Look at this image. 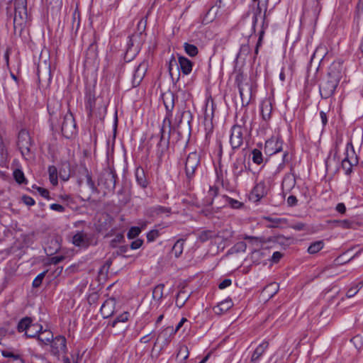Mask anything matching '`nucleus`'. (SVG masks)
Returning <instances> with one entry per match:
<instances>
[{"label":"nucleus","instance_id":"a19ab883","mask_svg":"<svg viewBox=\"0 0 363 363\" xmlns=\"http://www.w3.org/2000/svg\"><path fill=\"white\" fill-rule=\"evenodd\" d=\"M64 259L65 257L63 255H57L50 258H47V267H50L52 264L55 265L59 262H62Z\"/></svg>","mask_w":363,"mask_h":363},{"label":"nucleus","instance_id":"c03bdc74","mask_svg":"<svg viewBox=\"0 0 363 363\" xmlns=\"http://www.w3.org/2000/svg\"><path fill=\"white\" fill-rule=\"evenodd\" d=\"M160 235V232L158 230L154 229L149 231L147 234V240L148 242L154 241Z\"/></svg>","mask_w":363,"mask_h":363},{"label":"nucleus","instance_id":"09e8293b","mask_svg":"<svg viewBox=\"0 0 363 363\" xmlns=\"http://www.w3.org/2000/svg\"><path fill=\"white\" fill-rule=\"evenodd\" d=\"M1 354L4 357H11V358H13V359L15 360H17V359H21V356L20 354H14L10 351H8V350H3L1 352Z\"/></svg>","mask_w":363,"mask_h":363},{"label":"nucleus","instance_id":"6e6552de","mask_svg":"<svg viewBox=\"0 0 363 363\" xmlns=\"http://www.w3.org/2000/svg\"><path fill=\"white\" fill-rule=\"evenodd\" d=\"M116 173L109 169L103 174L99 180V184L103 185L109 191H113L116 186Z\"/></svg>","mask_w":363,"mask_h":363},{"label":"nucleus","instance_id":"603ef678","mask_svg":"<svg viewBox=\"0 0 363 363\" xmlns=\"http://www.w3.org/2000/svg\"><path fill=\"white\" fill-rule=\"evenodd\" d=\"M143 243V241L141 239L135 240L131 242L130 248L132 250H137L142 246Z\"/></svg>","mask_w":363,"mask_h":363},{"label":"nucleus","instance_id":"5701e85b","mask_svg":"<svg viewBox=\"0 0 363 363\" xmlns=\"http://www.w3.org/2000/svg\"><path fill=\"white\" fill-rule=\"evenodd\" d=\"M163 102L167 111H172L174 106V94L167 91L162 95Z\"/></svg>","mask_w":363,"mask_h":363},{"label":"nucleus","instance_id":"052dcab7","mask_svg":"<svg viewBox=\"0 0 363 363\" xmlns=\"http://www.w3.org/2000/svg\"><path fill=\"white\" fill-rule=\"evenodd\" d=\"M336 210L337 211H338L339 213L343 214L345 213L346 211V207L345 206L344 203H339L337 206H336Z\"/></svg>","mask_w":363,"mask_h":363},{"label":"nucleus","instance_id":"9b49d317","mask_svg":"<svg viewBox=\"0 0 363 363\" xmlns=\"http://www.w3.org/2000/svg\"><path fill=\"white\" fill-rule=\"evenodd\" d=\"M267 194V189L265 183L261 182L255 185L250 193V199L257 202L264 197Z\"/></svg>","mask_w":363,"mask_h":363},{"label":"nucleus","instance_id":"dca6fc26","mask_svg":"<svg viewBox=\"0 0 363 363\" xmlns=\"http://www.w3.org/2000/svg\"><path fill=\"white\" fill-rule=\"evenodd\" d=\"M233 306V303L231 299L227 298L220 302L217 306L213 307V310L217 315H222L225 312L228 311Z\"/></svg>","mask_w":363,"mask_h":363},{"label":"nucleus","instance_id":"cd10ccee","mask_svg":"<svg viewBox=\"0 0 363 363\" xmlns=\"http://www.w3.org/2000/svg\"><path fill=\"white\" fill-rule=\"evenodd\" d=\"M135 177L138 183L143 188L147 186V180L145 175L144 170L142 168H137L135 170Z\"/></svg>","mask_w":363,"mask_h":363},{"label":"nucleus","instance_id":"bb28decb","mask_svg":"<svg viewBox=\"0 0 363 363\" xmlns=\"http://www.w3.org/2000/svg\"><path fill=\"white\" fill-rule=\"evenodd\" d=\"M60 241L61 238L58 236L50 241L51 245L47 249V255H52L60 250Z\"/></svg>","mask_w":363,"mask_h":363},{"label":"nucleus","instance_id":"f8f14e48","mask_svg":"<svg viewBox=\"0 0 363 363\" xmlns=\"http://www.w3.org/2000/svg\"><path fill=\"white\" fill-rule=\"evenodd\" d=\"M243 78L242 74H239L236 76L235 81L238 83L239 93L242 102L245 101V99L247 100V97L251 95V87L247 83H242L241 80Z\"/></svg>","mask_w":363,"mask_h":363},{"label":"nucleus","instance_id":"9d476101","mask_svg":"<svg viewBox=\"0 0 363 363\" xmlns=\"http://www.w3.org/2000/svg\"><path fill=\"white\" fill-rule=\"evenodd\" d=\"M147 69V63L145 62H141L135 70L132 78V86L136 87L140 85L143 79L144 78Z\"/></svg>","mask_w":363,"mask_h":363},{"label":"nucleus","instance_id":"6e6d98bb","mask_svg":"<svg viewBox=\"0 0 363 363\" xmlns=\"http://www.w3.org/2000/svg\"><path fill=\"white\" fill-rule=\"evenodd\" d=\"M22 200L27 206H33L35 203L33 199L28 196H23Z\"/></svg>","mask_w":363,"mask_h":363},{"label":"nucleus","instance_id":"2f4dec72","mask_svg":"<svg viewBox=\"0 0 363 363\" xmlns=\"http://www.w3.org/2000/svg\"><path fill=\"white\" fill-rule=\"evenodd\" d=\"M43 326L38 324H32L30 328L26 330L25 334L28 337H36V336L42 331Z\"/></svg>","mask_w":363,"mask_h":363},{"label":"nucleus","instance_id":"4be33fe9","mask_svg":"<svg viewBox=\"0 0 363 363\" xmlns=\"http://www.w3.org/2000/svg\"><path fill=\"white\" fill-rule=\"evenodd\" d=\"M72 243L78 247H86L88 245L86 234L78 232L72 238Z\"/></svg>","mask_w":363,"mask_h":363},{"label":"nucleus","instance_id":"4c0bfd02","mask_svg":"<svg viewBox=\"0 0 363 363\" xmlns=\"http://www.w3.org/2000/svg\"><path fill=\"white\" fill-rule=\"evenodd\" d=\"M252 161L254 163H255L257 164H260L262 162V161H263L262 154L260 150H259L257 149H254L252 152Z\"/></svg>","mask_w":363,"mask_h":363},{"label":"nucleus","instance_id":"8fccbe9b","mask_svg":"<svg viewBox=\"0 0 363 363\" xmlns=\"http://www.w3.org/2000/svg\"><path fill=\"white\" fill-rule=\"evenodd\" d=\"M163 128L160 130V135H154L151 137L150 140L157 143V145L160 146L163 140Z\"/></svg>","mask_w":363,"mask_h":363},{"label":"nucleus","instance_id":"72a5a7b5","mask_svg":"<svg viewBox=\"0 0 363 363\" xmlns=\"http://www.w3.org/2000/svg\"><path fill=\"white\" fill-rule=\"evenodd\" d=\"M324 245L323 240L315 241L310 245L308 248V252L309 254H315L323 248Z\"/></svg>","mask_w":363,"mask_h":363},{"label":"nucleus","instance_id":"c756f323","mask_svg":"<svg viewBox=\"0 0 363 363\" xmlns=\"http://www.w3.org/2000/svg\"><path fill=\"white\" fill-rule=\"evenodd\" d=\"M215 237H216V234L214 231H212L210 230H206L201 231L198 235V240L201 242H206Z\"/></svg>","mask_w":363,"mask_h":363},{"label":"nucleus","instance_id":"338daca9","mask_svg":"<svg viewBox=\"0 0 363 363\" xmlns=\"http://www.w3.org/2000/svg\"><path fill=\"white\" fill-rule=\"evenodd\" d=\"M174 65H177V61L174 59L171 60L170 62H169V73L171 74H172V67H173Z\"/></svg>","mask_w":363,"mask_h":363},{"label":"nucleus","instance_id":"20e7f679","mask_svg":"<svg viewBox=\"0 0 363 363\" xmlns=\"http://www.w3.org/2000/svg\"><path fill=\"white\" fill-rule=\"evenodd\" d=\"M17 144L22 155L28 159L30 157L31 139L28 131L22 130L19 132Z\"/></svg>","mask_w":363,"mask_h":363},{"label":"nucleus","instance_id":"6ab92c4d","mask_svg":"<svg viewBox=\"0 0 363 363\" xmlns=\"http://www.w3.org/2000/svg\"><path fill=\"white\" fill-rule=\"evenodd\" d=\"M174 328L169 326L162 330L160 333L158 335V340H163V345H167L169 344L171 340V337L174 335Z\"/></svg>","mask_w":363,"mask_h":363},{"label":"nucleus","instance_id":"5fc2aeb1","mask_svg":"<svg viewBox=\"0 0 363 363\" xmlns=\"http://www.w3.org/2000/svg\"><path fill=\"white\" fill-rule=\"evenodd\" d=\"M306 225L303 223H296L291 224L290 228L296 230H303L305 229Z\"/></svg>","mask_w":363,"mask_h":363},{"label":"nucleus","instance_id":"69168bd1","mask_svg":"<svg viewBox=\"0 0 363 363\" xmlns=\"http://www.w3.org/2000/svg\"><path fill=\"white\" fill-rule=\"evenodd\" d=\"M320 116L323 125H325L327 124V123H328V118H327L326 113L325 112H323V111H320Z\"/></svg>","mask_w":363,"mask_h":363},{"label":"nucleus","instance_id":"c85d7f7f","mask_svg":"<svg viewBox=\"0 0 363 363\" xmlns=\"http://www.w3.org/2000/svg\"><path fill=\"white\" fill-rule=\"evenodd\" d=\"M184 240L179 239L174 245L172 249V253L175 257H179L183 252Z\"/></svg>","mask_w":363,"mask_h":363},{"label":"nucleus","instance_id":"7ed1b4c3","mask_svg":"<svg viewBox=\"0 0 363 363\" xmlns=\"http://www.w3.org/2000/svg\"><path fill=\"white\" fill-rule=\"evenodd\" d=\"M47 348L51 355L54 356L57 359H60V356L66 351V339L60 335L52 339L49 344H47Z\"/></svg>","mask_w":363,"mask_h":363},{"label":"nucleus","instance_id":"4d7b16f0","mask_svg":"<svg viewBox=\"0 0 363 363\" xmlns=\"http://www.w3.org/2000/svg\"><path fill=\"white\" fill-rule=\"evenodd\" d=\"M232 281L230 279H226L222 281L219 285L218 287L220 289H225L226 287L229 286L231 284Z\"/></svg>","mask_w":363,"mask_h":363},{"label":"nucleus","instance_id":"a18cd8bd","mask_svg":"<svg viewBox=\"0 0 363 363\" xmlns=\"http://www.w3.org/2000/svg\"><path fill=\"white\" fill-rule=\"evenodd\" d=\"M226 202L233 208H239L242 206V203L240 201L231 199L228 196H225Z\"/></svg>","mask_w":363,"mask_h":363},{"label":"nucleus","instance_id":"a211bd4d","mask_svg":"<svg viewBox=\"0 0 363 363\" xmlns=\"http://www.w3.org/2000/svg\"><path fill=\"white\" fill-rule=\"evenodd\" d=\"M357 164V157H352L350 159L348 155L342 161V167L346 174H350L352 171V167Z\"/></svg>","mask_w":363,"mask_h":363},{"label":"nucleus","instance_id":"412c9836","mask_svg":"<svg viewBox=\"0 0 363 363\" xmlns=\"http://www.w3.org/2000/svg\"><path fill=\"white\" fill-rule=\"evenodd\" d=\"M246 166L245 163L241 160H236L233 164V173L234 179L237 181L242 173L245 171Z\"/></svg>","mask_w":363,"mask_h":363},{"label":"nucleus","instance_id":"0eeeda50","mask_svg":"<svg viewBox=\"0 0 363 363\" xmlns=\"http://www.w3.org/2000/svg\"><path fill=\"white\" fill-rule=\"evenodd\" d=\"M243 143L242 128L240 125H235L231 130L230 143L233 149L239 148Z\"/></svg>","mask_w":363,"mask_h":363},{"label":"nucleus","instance_id":"49530a36","mask_svg":"<svg viewBox=\"0 0 363 363\" xmlns=\"http://www.w3.org/2000/svg\"><path fill=\"white\" fill-rule=\"evenodd\" d=\"M45 275V271L41 272L40 274H38L35 279L33 281V287H38L43 281V279Z\"/></svg>","mask_w":363,"mask_h":363},{"label":"nucleus","instance_id":"ea45409f","mask_svg":"<svg viewBox=\"0 0 363 363\" xmlns=\"http://www.w3.org/2000/svg\"><path fill=\"white\" fill-rule=\"evenodd\" d=\"M13 177L18 184H22L26 182L24 174L21 169H17L13 172Z\"/></svg>","mask_w":363,"mask_h":363},{"label":"nucleus","instance_id":"864d4df0","mask_svg":"<svg viewBox=\"0 0 363 363\" xmlns=\"http://www.w3.org/2000/svg\"><path fill=\"white\" fill-rule=\"evenodd\" d=\"M335 222L338 223L339 226L343 228H350L352 226V223L347 220H339Z\"/></svg>","mask_w":363,"mask_h":363},{"label":"nucleus","instance_id":"3c124183","mask_svg":"<svg viewBox=\"0 0 363 363\" xmlns=\"http://www.w3.org/2000/svg\"><path fill=\"white\" fill-rule=\"evenodd\" d=\"M50 208L52 211L62 213L65 211V208L62 205L58 204V203H52L50 206Z\"/></svg>","mask_w":363,"mask_h":363},{"label":"nucleus","instance_id":"58836bf2","mask_svg":"<svg viewBox=\"0 0 363 363\" xmlns=\"http://www.w3.org/2000/svg\"><path fill=\"white\" fill-rule=\"evenodd\" d=\"M363 282H359V284H356L355 286L351 287L348 289L347 291L346 296L347 298L353 297L362 287Z\"/></svg>","mask_w":363,"mask_h":363},{"label":"nucleus","instance_id":"393cba45","mask_svg":"<svg viewBox=\"0 0 363 363\" xmlns=\"http://www.w3.org/2000/svg\"><path fill=\"white\" fill-rule=\"evenodd\" d=\"M150 216L152 217L161 216L162 214H165L167 216H168L171 213V208L164 206H157L151 208L150 211Z\"/></svg>","mask_w":363,"mask_h":363},{"label":"nucleus","instance_id":"de8ad7c7","mask_svg":"<svg viewBox=\"0 0 363 363\" xmlns=\"http://www.w3.org/2000/svg\"><path fill=\"white\" fill-rule=\"evenodd\" d=\"M222 1L221 0H217L215 3V4L211 6V8L208 10V14H210L211 13H213L215 16L218 12L219 9L221 6Z\"/></svg>","mask_w":363,"mask_h":363},{"label":"nucleus","instance_id":"0e129e2a","mask_svg":"<svg viewBox=\"0 0 363 363\" xmlns=\"http://www.w3.org/2000/svg\"><path fill=\"white\" fill-rule=\"evenodd\" d=\"M187 320L186 318H182L179 323L177 324L175 328H174V333H176L184 325L185 322H186Z\"/></svg>","mask_w":363,"mask_h":363},{"label":"nucleus","instance_id":"aec40b11","mask_svg":"<svg viewBox=\"0 0 363 363\" xmlns=\"http://www.w3.org/2000/svg\"><path fill=\"white\" fill-rule=\"evenodd\" d=\"M218 188L217 186H210L207 195L203 201V205L210 206L213 204L215 197L218 195Z\"/></svg>","mask_w":363,"mask_h":363},{"label":"nucleus","instance_id":"37998d69","mask_svg":"<svg viewBox=\"0 0 363 363\" xmlns=\"http://www.w3.org/2000/svg\"><path fill=\"white\" fill-rule=\"evenodd\" d=\"M129 318V313L128 312H124L120 315H118L115 320L113 322V326H115V325L117 323L121 322L125 323L126 322Z\"/></svg>","mask_w":363,"mask_h":363},{"label":"nucleus","instance_id":"473e14b6","mask_svg":"<svg viewBox=\"0 0 363 363\" xmlns=\"http://www.w3.org/2000/svg\"><path fill=\"white\" fill-rule=\"evenodd\" d=\"M164 284H160L157 285L152 291V298L154 300L160 301L163 298V291Z\"/></svg>","mask_w":363,"mask_h":363},{"label":"nucleus","instance_id":"f704fd0d","mask_svg":"<svg viewBox=\"0 0 363 363\" xmlns=\"http://www.w3.org/2000/svg\"><path fill=\"white\" fill-rule=\"evenodd\" d=\"M184 48L186 53L190 57H195L199 52L198 48L196 45L189 44L188 43H184Z\"/></svg>","mask_w":363,"mask_h":363},{"label":"nucleus","instance_id":"4468645a","mask_svg":"<svg viewBox=\"0 0 363 363\" xmlns=\"http://www.w3.org/2000/svg\"><path fill=\"white\" fill-rule=\"evenodd\" d=\"M269 347V342L267 341H263L260 343L255 350L252 354L250 361L252 363H257L260 359L261 357Z\"/></svg>","mask_w":363,"mask_h":363},{"label":"nucleus","instance_id":"7c9ffc66","mask_svg":"<svg viewBox=\"0 0 363 363\" xmlns=\"http://www.w3.org/2000/svg\"><path fill=\"white\" fill-rule=\"evenodd\" d=\"M189 350L186 345H182L177 354V360L178 363H183L184 360L189 357Z\"/></svg>","mask_w":363,"mask_h":363},{"label":"nucleus","instance_id":"79ce46f5","mask_svg":"<svg viewBox=\"0 0 363 363\" xmlns=\"http://www.w3.org/2000/svg\"><path fill=\"white\" fill-rule=\"evenodd\" d=\"M141 232V230L139 227H131L128 232L127 237L129 239H134L136 238Z\"/></svg>","mask_w":363,"mask_h":363},{"label":"nucleus","instance_id":"e433bc0d","mask_svg":"<svg viewBox=\"0 0 363 363\" xmlns=\"http://www.w3.org/2000/svg\"><path fill=\"white\" fill-rule=\"evenodd\" d=\"M50 128L52 131L57 132L60 130V125L57 123V115L55 113H50Z\"/></svg>","mask_w":363,"mask_h":363},{"label":"nucleus","instance_id":"bf43d9fd","mask_svg":"<svg viewBox=\"0 0 363 363\" xmlns=\"http://www.w3.org/2000/svg\"><path fill=\"white\" fill-rule=\"evenodd\" d=\"M297 201V199L295 196H289L287 199V203L290 206H296Z\"/></svg>","mask_w":363,"mask_h":363},{"label":"nucleus","instance_id":"f3484780","mask_svg":"<svg viewBox=\"0 0 363 363\" xmlns=\"http://www.w3.org/2000/svg\"><path fill=\"white\" fill-rule=\"evenodd\" d=\"M178 62L184 74L187 75L191 73L193 67V63L191 60L186 57L179 56L178 58Z\"/></svg>","mask_w":363,"mask_h":363},{"label":"nucleus","instance_id":"13d9d810","mask_svg":"<svg viewBox=\"0 0 363 363\" xmlns=\"http://www.w3.org/2000/svg\"><path fill=\"white\" fill-rule=\"evenodd\" d=\"M282 257V254L279 252H274L272 257V261L274 263L278 262Z\"/></svg>","mask_w":363,"mask_h":363},{"label":"nucleus","instance_id":"c9c22d12","mask_svg":"<svg viewBox=\"0 0 363 363\" xmlns=\"http://www.w3.org/2000/svg\"><path fill=\"white\" fill-rule=\"evenodd\" d=\"M49 179L53 186L57 185V171L55 166H50L48 169Z\"/></svg>","mask_w":363,"mask_h":363},{"label":"nucleus","instance_id":"e2e57ef3","mask_svg":"<svg viewBox=\"0 0 363 363\" xmlns=\"http://www.w3.org/2000/svg\"><path fill=\"white\" fill-rule=\"evenodd\" d=\"M260 13H261V9H260V6H259V4L258 3L257 10H256V11H255V13L254 14V16H253V25L254 26L257 23V15L260 14Z\"/></svg>","mask_w":363,"mask_h":363},{"label":"nucleus","instance_id":"b1692460","mask_svg":"<svg viewBox=\"0 0 363 363\" xmlns=\"http://www.w3.org/2000/svg\"><path fill=\"white\" fill-rule=\"evenodd\" d=\"M189 293L184 289L180 290L176 296L175 303L177 306L182 308L189 299Z\"/></svg>","mask_w":363,"mask_h":363},{"label":"nucleus","instance_id":"f03ea898","mask_svg":"<svg viewBox=\"0 0 363 363\" xmlns=\"http://www.w3.org/2000/svg\"><path fill=\"white\" fill-rule=\"evenodd\" d=\"M13 4V29L15 33L21 34L28 21L27 0H12Z\"/></svg>","mask_w":363,"mask_h":363},{"label":"nucleus","instance_id":"39448f33","mask_svg":"<svg viewBox=\"0 0 363 363\" xmlns=\"http://www.w3.org/2000/svg\"><path fill=\"white\" fill-rule=\"evenodd\" d=\"M200 164V156L196 152L189 154L185 162V172L189 179H191L196 169Z\"/></svg>","mask_w":363,"mask_h":363},{"label":"nucleus","instance_id":"2eb2a0df","mask_svg":"<svg viewBox=\"0 0 363 363\" xmlns=\"http://www.w3.org/2000/svg\"><path fill=\"white\" fill-rule=\"evenodd\" d=\"M260 110L262 118L264 121L269 120L272 111V104L270 99H265L262 101Z\"/></svg>","mask_w":363,"mask_h":363},{"label":"nucleus","instance_id":"774afa93","mask_svg":"<svg viewBox=\"0 0 363 363\" xmlns=\"http://www.w3.org/2000/svg\"><path fill=\"white\" fill-rule=\"evenodd\" d=\"M36 337H37V339H38V342H39L40 345L41 346H43H43L45 345V343L44 339H43V338L40 337V333L36 336Z\"/></svg>","mask_w":363,"mask_h":363},{"label":"nucleus","instance_id":"1a4fd4ad","mask_svg":"<svg viewBox=\"0 0 363 363\" xmlns=\"http://www.w3.org/2000/svg\"><path fill=\"white\" fill-rule=\"evenodd\" d=\"M282 143L278 138H272L267 140L264 145V152L269 155H274L277 152L281 151Z\"/></svg>","mask_w":363,"mask_h":363},{"label":"nucleus","instance_id":"680f3d73","mask_svg":"<svg viewBox=\"0 0 363 363\" xmlns=\"http://www.w3.org/2000/svg\"><path fill=\"white\" fill-rule=\"evenodd\" d=\"M271 289V291H274V294H276L278 291V284L277 283H272L268 285L265 290Z\"/></svg>","mask_w":363,"mask_h":363},{"label":"nucleus","instance_id":"a878e982","mask_svg":"<svg viewBox=\"0 0 363 363\" xmlns=\"http://www.w3.org/2000/svg\"><path fill=\"white\" fill-rule=\"evenodd\" d=\"M32 324L31 318L29 317H25L18 322L17 330L19 333L25 332L26 334V330L28 331Z\"/></svg>","mask_w":363,"mask_h":363},{"label":"nucleus","instance_id":"423d86ee","mask_svg":"<svg viewBox=\"0 0 363 363\" xmlns=\"http://www.w3.org/2000/svg\"><path fill=\"white\" fill-rule=\"evenodd\" d=\"M60 130L62 134L66 138H70L76 134V123L72 114H66L65 116Z\"/></svg>","mask_w":363,"mask_h":363},{"label":"nucleus","instance_id":"ddd939ff","mask_svg":"<svg viewBox=\"0 0 363 363\" xmlns=\"http://www.w3.org/2000/svg\"><path fill=\"white\" fill-rule=\"evenodd\" d=\"M115 304L116 301L113 298H109L104 301L100 308L101 314L104 318H107L113 314Z\"/></svg>","mask_w":363,"mask_h":363},{"label":"nucleus","instance_id":"f257e3e1","mask_svg":"<svg viewBox=\"0 0 363 363\" xmlns=\"http://www.w3.org/2000/svg\"><path fill=\"white\" fill-rule=\"evenodd\" d=\"M342 64L340 62H333L326 78L320 85V94L323 99L331 97L342 77Z\"/></svg>","mask_w":363,"mask_h":363}]
</instances>
